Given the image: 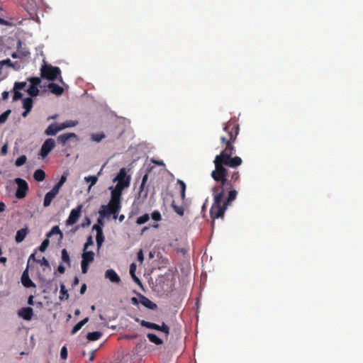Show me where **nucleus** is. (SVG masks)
I'll use <instances>...</instances> for the list:
<instances>
[{
    "label": "nucleus",
    "mask_w": 363,
    "mask_h": 363,
    "mask_svg": "<svg viewBox=\"0 0 363 363\" xmlns=\"http://www.w3.org/2000/svg\"><path fill=\"white\" fill-rule=\"evenodd\" d=\"M18 315L26 320H30L33 315V310L30 307H25L18 310Z\"/></svg>",
    "instance_id": "nucleus-10"
},
{
    "label": "nucleus",
    "mask_w": 363,
    "mask_h": 363,
    "mask_svg": "<svg viewBox=\"0 0 363 363\" xmlns=\"http://www.w3.org/2000/svg\"><path fill=\"white\" fill-rule=\"evenodd\" d=\"M9 92H8V91H4V92L2 93V99H3L4 100L7 99L9 98Z\"/></svg>",
    "instance_id": "nucleus-59"
},
{
    "label": "nucleus",
    "mask_w": 363,
    "mask_h": 363,
    "mask_svg": "<svg viewBox=\"0 0 363 363\" xmlns=\"http://www.w3.org/2000/svg\"><path fill=\"white\" fill-rule=\"evenodd\" d=\"M82 206L79 205L77 208L72 209L69 213V216L66 220V223L68 225H73L78 220L80 213L82 211Z\"/></svg>",
    "instance_id": "nucleus-7"
},
{
    "label": "nucleus",
    "mask_w": 363,
    "mask_h": 363,
    "mask_svg": "<svg viewBox=\"0 0 363 363\" xmlns=\"http://www.w3.org/2000/svg\"><path fill=\"white\" fill-rule=\"evenodd\" d=\"M147 180V174H145L142 179L143 186H145Z\"/></svg>",
    "instance_id": "nucleus-63"
},
{
    "label": "nucleus",
    "mask_w": 363,
    "mask_h": 363,
    "mask_svg": "<svg viewBox=\"0 0 363 363\" xmlns=\"http://www.w3.org/2000/svg\"><path fill=\"white\" fill-rule=\"evenodd\" d=\"M28 80L30 82L31 86H38L41 82V79L37 77H30Z\"/></svg>",
    "instance_id": "nucleus-39"
},
{
    "label": "nucleus",
    "mask_w": 363,
    "mask_h": 363,
    "mask_svg": "<svg viewBox=\"0 0 363 363\" xmlns=\"http://www.w3.org/2000/svg\"><path fill=\"white\" fill-rule=\"evenodd\" d=\"M23 94L17 89H14V93L13 96V100L17 101L22 98Z\"/></svg>",
    "instance_id": "nucleus-45"
},
{
    "label": "nucleus",
    "mask_w": 363,
    "mask_h": 363,
    "mask_svg": "<svg viewBox=\"0 0 363 363\" xmlns=\"http://www.w3.org/2000/svg\"><path fill=\"white\" fill-rule=\"evenodd\" d=\"M86 290V285L85 284H82L80 289V294H83Z\"/></svg>",
    "instance_id": "nucleus-57"
},
{
    "label": "nucleus",
    "mask_w": 363,
    "mask_h": 363,
    "mask_svg": "<svg viewBox=\"0 0 363 363\" xmlns=\"http://www.w3.org/2000/svg\"><path fill=\"white\" fill-rule=\"evenodd\" d=\"M30 260H33L34 262H36V259H35V253H33L30 255L29 258H28V263Z\"/></svg>",
    "instance_id": "nucleus-58"
},
{
    "label": "nucleus",
    "mask_w": 363,
    "mask_h": 363,
    "mask_svg": "<svg viewBox=\"0 0 363 363\" xmlns=\"http://www.w3.org/2000/svg\"><path fill=\"white\" fill-rule=\"evenodd\" d=\"M131 303L133 304V305H138V303H140V301H138V299L136 298V297H132L131 298Z\"/></svg>",
    "instance_id": "nucleus-56"
},
{
    "label": "nucleus",
    "mask_w": 363,
    "mask_h": 363,
    "mask_svg": "<svg viewBox=\"0 0 363 363\" xmlns=\"http://www.w3.org/2000/svg\"><path fill=\"white\" fill-rule=\"evenodd\" d=\"M60 299H67L69 298V294L64 284L60 286Z\"/></svg>",
    "instance_id": "nucleus-35"
},
{
    "label": "nucleus",
    "mask_w": 363,
    "mask_h": 363,
    "mask_svg": "<svg viewBox=\"0 0 363 363\" xmlns=\"http://www.w3.org/2000/svg\"><path fill=\"white\" fill-rule=\"evenodd\" d=\"M78 124L77 121H67L65 122H63L62 123H60V128L62 130L67 128H72L74 127Z\"/></svg>",
    "instance_id": "nucleus-26"
},
{
    "label": "nucleus",
    "mask_w": 363,
    "mask_h": 363,
    "mask_svg": "<svg viewBox=\"0 0 363 363\" xmlns=\"http://www.w3.org/2000/svg\"><path fill=\"white\" fill-rule=\"evenodd\" d=\"M93 229L94 230H96V233H98V230H102V228L100 225H97V224H95L94 226H93Z\"/></svg>",
    "instance_id": "nucleus-61"
},
{
    "label": "nucleus",
    "mask_w": 363,
    "mask_h": 363,
    "mask_svg": "<svg viewBox=\"0 0 363 363\" xmlns=\"http://www.w3.org/2000/svg\"><path fill=\"white\" fill-rule=\"evenodd\" d=\"M28 233V230L26 228L18 230L15 237L16 242L18 243L21 242L25 239Z\"/></svg>",
    "instance_id": "nucleus-18"
},
{
    "label": "nucleus",
    "mask_w": 363,
    "mask_h": 363,
    "mask_svg": "<svg viewBox=\"0 0 363 363\" xmlns=\"http://www.w3.org/2000/svg\"><path fill=\"white\" fill-rule=\"evenodd\" d=\"M40 76L48 81H55L59 79L60 82L63 83L61 70L58 67H53L51 65L44 63L40 68Z\"/></svg>",
    "instance_id": "nucleus-2"
},
{
    "label": "nucleus",
    "mask_w": 363,
    "mask_h": 363,
    "mask_svg": "<svg viewBox=\"0 0 363 363\" xmlns=\"http://www.w3.org/2000/svg\"><path fill=\"white\" fill-rule=\"evenodd\" d=\"M26 86V82H16L14 84V88L13 89L21 90L23 89Z\"/></svg>",
    "instance_id": "nucleus-43"
},
{
    "label": "nucleus",
    "mask_w": 363,
    "mask_h": 363,
    "mask_svg": "<svg viewBox=\"0 0 363 363\" xmlns=\"http://www.w3.org/2000/svg\"><path fill=\"white\" fill-rule=\"evenodd\" d=\"M0 65H7L8 67H14V65L13 63L11 61L10 59H6V60H1L0 61Z\"/></svg>",
    "instance_id": "nucleus-44"
},
{
    "label": "nucleus",
    "mask_w": 363,
    "mask_h": 363,
    "mask_svg": "<svg viewBox=\"0 0 363 363\" xmlns=\"http://www.w3.org/2000/svg\"><path fill=\"white\" fill-rule=\"evenodd\" d=\"M135 320L137 322H140V324L143 327H145L147 328L153 329V330H159V325H157L156 323H150V322H148V321H146L144 320H140L139 318H136Z\"/></svg>",
    "instance_id": "nucleus-19"
},
{
    "label": "nucleus",
    "mask_w": 363,
    "mask_h": 363,
    "mask_svg": "<svg viewBox=\"0 0 363 363\" xmlns=\"http://www.w3.org/2000/svg\"><path fill=\"white\" fill-rule=\"evenodd\" d=\"M105 277L108 279L113 283H119L121 281L120 277L112 269H107L105 272Z\"/></svg>",
    "instance_id": "nucleus-12"
},
{
    "label": "nucleus",
    "mask_w": 363,
    "mask_h": 363,
    "mask_svg": "<svg viewBox=\"0 0 363 363\" xmlns=\"http://www.w3.org/2000/svg\"><path fill=\"white\" fill-rule=\"evenodd\" d=\"M113 182H117L116 187L124 189L129 186L130 177L127 175L125 169L123 167L119 170L117 176L113 179Z\"/></svg>",
    "instance_id": "nucleus-4"
},
{
    "label": "nucleus",
    "mask_w": 363,
    "mask_h": 363,
    "mask_svg": "<svg viewBox=\"0 0 363 363\" xmlns=\"http://www.w3.org/2000/svg\"><path fill=\"white\" fill-rule=\"evenodd\" d=\"M61 258H62V261L63 262H65L69 267H70V265H71V260H70L69 255V254H68V252H67L66 249H62Z\"/></svg>",
    "instance_id": "nucleus-27"
},
{
    "label": "nucleus",
    "mask_w": 363,
    "mask_h": 363,
    "mask_svg": "<svg viewBox=\"0 0 363 363\" xmlns=\"http://www.w3.org/2000/svg\"><path fill=\"white\" fill-rule=\"evenodd\" d=\"M137 258H138V260L140 262V263H143V260H144V256H143V252L142 250H140L139 252H138L137 254Z\"/></svg>",
    "instance_id": "nucleus-51"
},
{
    "label": "nucleus",
    "mask_w": 363,
    "mask_h": 363,
    "mask_svg": "<svg viewBox=\"0 0 363 363\" xmlns=\"http://www.w3.org/2000/svg\"><path fill=\"white\" fill-rule=\"evenodd\" d=\"M57 195V193L55 192L54 190L51 189L50 191H48L44 197L43 201V206L44 207H48L52 201L54 199V198Z\"/></svg>",
    "instance_id": "nucleus-14"
},
{
    "label": "nucleus",
    "mask_w": 363,
    "mask_h": 363,
    "mask_svg": "<svg viewBox=\"0 0 363 363\" xmlns=\"http://www.w3.org/2000/svg\"><path fill=\"white\" fill-rule=\"evenodd\" d=\"M55 146V142L52 138L47 139L43 144L40 155L43 158H45L52 151Z\"/></svg>",
    "instance_id": "nucleus-6"
},
{
    "label": "nucleus",
    "mask_w": 363,
    "mask_h": 363,
    "mask_svg": "<svg viewBox=\"0 0 363 363\" xmlns=\"http://www.w3.org/2000/svg\"><path fill=\"white\" fill-rule=\"evenodd\" d=\"M96 240L98 248H100L102 245L104 240L103 230H98V233H96Z\"/></svg>",
    "instance_id": "nucleus-29"
},
{
    "label": "nucleus",
    "mask_w": 363,
    "mask_h": 363,
    "mask_svg": "<svg viewBox=\"0 0 363 363\" xmlns=\"http://www.w3.org/2000/svg\"><path fill=\"white\" fill-rule=\"evenodd\" d=\"M94 259V253L93 251H84L82 254V262L86 263H91Z\"/></svg>",
    "instance_id": "nucleus-20"
},
{
    "label": "nucleus",
    "mask_w": 363,
    "mask_h": 363,
    "mask_svg": "<svg viewBox=\"0 0 363 363\" xmlns=\"http://www.w3.org/2000/svg\"><path fill=\"white\" fill-rule=\"evenodd\" d=\"M133 281L140 286H143L142 282L138 277H135V279Z\"/></svg>",
    "instance_id": "nucleus-64"
},
{
    "label": "nucleus",
    "mask_w": 363,
    "mask_h": 363,
    "mask_svg": "<svg viewBox=\"0 0 363 363\" xmlns=\"http://www.w3.org/2000/svg\"><path fill=\"white\" fill-rule=\"evenodd\" d=\"M63 184L64 183L61 182L59 180V182L52 187V189L58 194L60 188L62 186Z\"/></svg>",
    "instance_id": "nucleus-48"
},
{
    "label": "nucleus",
    "mask_w": 363,
    "mask_h": 363,
    "mask_svg": "<svg viewBox=\"0 0 363 363\" xmlns=\"http://www.w3.org/2000/svg\"><path fill=\"white\" fill-rule=\"evenodd\" d=\"M225 134L220 138L222 150L213 160L215 169L211 176L217 183L212 188L213 202L210 209L211 218L214 220L223 218L224 213L238 195L236 190L233 189V184L240 179V173L236 169L242 162L238 156L233 157L235 153L234 143L239 134V124L233 119L223 123Z\"/></svg>",
    "instance_id": "nucleus-1"
},
{
    "label": "nucleus",
    "mask_w": 363,
    "mask_h": 363,
    "mask_svg": "<svg viewBox=\"0 0 363 363\" xmlns=\"http://www.w3.org/2000/svg\"><path fill=\"white\" fill-rule=\"evenodd\" d=\"M84 180L86 182H90V185L89 186V189H90L91 186L96 184L98 181V177L95 175L85 177Z\"/></svg>",
    "instance_id": "nucleus-28"
},
{
    "label": "nucleus",
    "mask_w": 363,
    "mask_h": 363,
    "mask_svg": "<svg viewBox=\"0 0 363 363\" xmlns=\"http://www.w3.org/2000/svg\"><path fill=\"white\" fill-rule=\"evenodd\" d=\"M48 87L51 93H52L57 96L62 95L64 91V89L62 86H60L58 84H55V83H50L48 84Z\"/></svg>",
    "instance_id": "nucleus-17"
},
{
    "label": "nucleus",
    "mask_w": 363,
    "mask_h": 363,
    "mask_svg": "<svg viewBox=\"0 0 363 363\" xmlns=\"http://www.w3.org/2000/svg\"><path fill=\"white\" fill-rule=\"evenodd\" d=\"M14 182L17 184L16 197L18 199L25 198L29 189L26 181L21 178H16L14 179Z\"/></svg>",
    "instance_id": "nucleus-5"
},
{
    "label": "nucleus",
    "mask_w": 363,
    "mask_h": 363,
    "mask_svg": "<svg viewBox=\"0 0 363 363\" xmlns=\"http://www.w3.org/2000/svg\"><path fill=\"white\" fill-rule=\"evenodd\" d=\"M110 189H111L110 201L121 203V195L123 189L116 186H115L114 188L111 186L110 187Z\"/></svg>",
    "instance_id": "nucleus-11"
},
{
    "label": "nucleus",
    "mask_w": 363,
    "mask_h": 363,
    "mask_svg": "<svg viewBox=\"0 0 363 363\" xmlns=\"http://www.w3.org/2000/svg\"><path fill=\"white\" fill-rule=\"evenodd\" d=\"M21 282L23 286L26 288H35L36 286L35 283L30 279L28 275V264L27 265L26 269L23 271L21 276Z\"/></svg>",
    "instance_id": "nucleus-8"
},
{
    "label": "nucleus",
    "mask_w": 363,
    "mask_h": 363,
    "mask_svg": "<svg viewBox=\"0 0 363 363\" xmlns=\"http://www.w3.org/2000/svg\"><path fill=\"white\" fill-rule=\"evenodd\" d=\"M8 152V145L7 144H5L2 146L1 149V155H5Z\"/></svg>",
    "instance_id": "nucleus-52"
},
{
    "label": "nucleus",
    "mask_w": 363,
    "mask_h": 363,
    "mask_svg": "<svg viewBox=\"0 0 363 363\" xmlns=\"http://www.w3.org/2000/svg\"><path fill=\"white\" fill-rule=\"evenodd\" d=\"M57 271L60 273V274H63L65 271V267L62 265V264H60L57 267Z\"/></svg>",
    "instance_id": "nucleus-55"
},
{
    "label": "nucleus",
    "mask_w": 363,
    "mask_h": 363,
    "mask_svg": "<svg viewBox=\"0 0 363 363\" xmlns=\"http://www.w3.org/2000/svg\"><path fill=\"white\" fill-rule=\"evenodd\" d=\"M150 220V216L147 213H145L144 215L138 217L136 220V223L138 225H143L147 222Z\"/></svg>",
    "instance_id": "nucleus-33"
},
{
    "label": "nucleus",
    "mask_w": 363,
    "mask_h": 363,
    "mask_svg": "<svg viewBox=\"0 0 363 363\" xmlns=\"http://www.w3.org/2000/svg\"><path fill=\"white\" fill-rule=\"evenodd\" d=\"M136 270V264L132 263L130 266V274L133 275V274H135Z\"/></svg>",
    "instance_id": "nucleus-53"
},
{
    "label": "nucleus",
    "mask_w": 363,
    "mask_h": 363,
    "mask_svg": "<svg viewBox=\"0 0 363 363\" xmlns=\"http://www.w3.org/2000/svg\"><path fill=\"white\" fill-rule=\"evenodd\" d=\"M33 178L37 182H43L45 178V173L43 169H38L35 171Z\"/></svg>",
    "instance_id": "nucleus-22"
},
{
    "label": "nucleus",
    "mask_w": 363,
    "mask_h": 363,
    "mask_svg": "<svg viewBox=\"0 0 363 363\" xmlns=\"http://www.w3.org/2000/svg\"><path fill=\"white\" fill-rule=\"evenodd\" d=\"M172 207L175 213H177L179 216H183L184 213V210L182 206H179L176 205L174 202L172 203Z\"/></svg>",
    "instance_id": "nucleus-34"
},
{
    "label": "nucleus",
    "mask_w": 363,
    "mask_h": 363,
    "mask_svg": "<svg viewBox=\"0 0 363 363\" xmlns=\"http://www.w3.org/2000/svg\"><path fill=\"white\" fill-rule=\"evenodd\" d=\"M23 107L25 108V111L22 113V116L26 117L33 108V99L30 97L24 99Z\"/></svg>",
    "instance_id": "nucleus-15"
},
{
    "label": "nucleus",
    "mask_w": 363,
    "mask_h": 363,
    "mask_svg": "<svg viewBox=\"0 0 363 363\" xmlns=\"http://www.w3.org/2000/svg\"><path fill=\"white\" fill-rule=\"evenodd\" d=\"M67 174L68 173L67 172H64L62 174V175L61 176L60 179V181L62 183H65V182L67 181Z\"/></svg>",
    "instance_id": "nucleus-54"
},
{
    "label": "nucleus",
    "mask_w": 363,
    "mask_h": 363,
    "mask_svg": "<svg viewBox=\"0 0 363 363\" xmlns=\"http://www.w3.org/2000/svg\"><path fill=\"white\" fill-rule=\"evenodd\" d=\"M147 337L151 342H152L157 345H160L163 343L162 340L160 339L159 337H157L155 334L148 333L147 335Z\"/></svg>",
    "instance_id": "nucleus-23"
},
{
    "label": "nucleus",
    "mask_w": 363,
    "mask_h": 363,
    "mask_svg": "<svg viewBox=\"0 0 363 363\" xmlns=\"http://www.w3.org/2000/svg\"><path fill=\"white\" fill-rule=\"evenodd\" d=\"M151 218L155 221H160L162 220V215L159 211H154L151 213Z\"/></svg>",
    "instance_id": "nucleus-37"
},
{
    "label": "nucleus",
    "mask_w": 363,
    "mask_h": 363,
    "mask_svg": "<svg viewBox=\"0 0 363 363\" xmlns=\"http://www.w3.org/2000/svg\"><path fill=\"white\" fill-rule=\"evenodd\" d=\"M53 235H60V238H62L63 234H62V231L60 230L58 225L53 226L51 228L50 231L47 234V237L49 238Z\"/></svg>",
    "instance_id": "nucleus-25"
},
{
    "label": "nucleus",
    "mask_w": 363,
    "mask_h": 363,
    "mask_svg": "<svg viewBox=\"0 0 363 363\" xmlns=\"http://www.w3.org/2000/svg\"><path fill=\"white\" fill-rule=\"evenodd\" d=\"M94 243L92 237L90 235L88 237L86 242L84 245V251L86 250L89 246L92 245Z\"/></svg>",
    "instance_id": "nucleus-46"
},
{
    "label": "nucleus",
    "mask_w": 363,
    "mask_h": 363,
    "mask_svg": "<svg viewBox=\"0 0 363 363\" xmlns=\"http://www.w3.org/2000/svg\"><path fill=\"white\" fill-rule=\"evenodd\" d=\"M27 158L25 155H21L16 160L15 164L17 167H21L26 162Z\"/></svg>",
    "instance_id": "nucleus-36"
},
{
    "label": "nucleus",
    "mask_w": 363,
    "mask_h": 363,
    "mask_svg": "<svg viewBox=\"0 0 363 363\" xmlns=\"http://www.w3.org/2000/svg\"><path fill=\"white\" fill-rule=\"evenodd\" d=\"M63 184L64 183L61 182L59 180V182L52 187V189L58 194L60 188L62 186Z\"/></svg>",
    "instance_id": "nucleus-49"
},
{
    "label": "nucleus",
    "mask_w": 363,
    "mask_h": 363,
    "mask_svg": "<svg viewBox=\"0 0 363 363\" xmlns=\"http://www.w3.org/2000/svg\"><path fill=\"white\" fill-rule=\"evenodd\" d=\"M89 265V263L81 262L82 272L83 274H86L87 272Z\"/></svg>",
    "instance_id": "nucleus-50"
},
{
    "label": "nucleus",
    "mask_w": 363,
    "mask_h": 363,
    "mask_svg": "<svg viewBox=\"0 0 363 363\" xmlns=\"http://www.w3.org/2000/svg\"><path fill=\"white\" fill-rule=\"evenodd\" d=\"M89 321V318H85L79 323H77L72 328L71 331V334L74 335L77 333L87 322Z\"/></svg>",
    "instance_id": "nucleus-21"
},
{
    "label": "nucleus",
    "mask_w": 363,
    "mask_h": 363,
    "mask_svg": "<svg viewBox=\"0 0 363 363\" xmlns=\"http://www.w3.org/2000/svg\"><path fill=\"white\" fill-rule=\"evenodd\" d=\"M60 130H62V129L59 124L52 123L45 130V134L46 135H55Z\"/></svg>",
    "instance_id": "nucleus-13"
},
{
    "label": "nucleus",
    "mask_w": 363,
    "mask_h": 363,
    "mask_svg": "<svg viewBox=\"0 0 363 363\" xmlns=\"http://www.w3.org/2000/svg\"><path fill=\"white\" fill-rule=\"evenodd\" d=\"M101 336H102V333L101 332L95 331V332L88 333V334L86 335V338L89 341H96V340H98Z\"/></svg>",
    "instance_id": "nucleus-24"
},
{
    "label": "nucleus",
    "mask_w": 363,
    "mask_h": 363,
    "mask_svg": "<svg viewBox=\"0 0 363 363\" xmlns=\"http://www.w3.org/2000/svg\"><path fill=\"white\" fill-rule=\"evenodd\" d=\"M178 184H179L180 186V191H181V198L184 201L185 199V197H186V184L180 180V179H178L177 181Z\"/></svg>",
    "instance_id": "nucleus-30"
},
{
    "label": "nucleus",
    "mask_w": 363,
    "mask_h": 363,
    "mask_svg": "<svg viewBox=\"0 0 363 363\" xmlns=\"http://www.w3.org/2000/svg\"><path fill=\"white\" fill-rule=\"evenodd\" d=\"M27 92L30 96H36L39 94V89L36 86L30 85V86L27 89Z\"/></svg>",
    "instance_id": "nucleus-32"
},
{
    "label": "nucleus",
    "mask_w": 363,
    "mask_h": 363,
    "mask_svg": "<svg viewBox=\"0 0 363 363\" xmlns=\"http://www.w3.org/2000/svg\"><path fill=\"white\" fill-rule=\"evenodd\" d=\"M36 262L39 263L42 266H45L50 268L49 262L45 257H43L41 259L36 260Z\"/></svg>",
    "instance_id": "nucleus-42"
},
{
    "label": "nucleus",
    "mask_w": 363,
    "mask_h": 363,
    "mask_svg": "<svg viewBox=\"0 0 363 363\" xmlns=\"http://www.w3.org/2000/svg\"><path fill=\"white\" fill-rule=\"evenodd\" d=\"M105 134L103 133H93L91 135V140L97 143L101 141L104 138H105Z\"/></svg>",
    "instance_id": "nucleus-31"
},
{
    "label": "nucleus",
    "mask_w": 363,
    "mask_h": 363,
    "mask_svg": "<svg viewBox=\"0 0 363 363\" xmlns=\"http://www.w3.org/2000/svg\"><path fill=\"white\" fill-rule=\"evenodd\" d=\"M121 204L119 202L109 201L108 205H102L99 211L100 217L105 218L113 215L114 219H116L118 212L121 210Z\"/></svg>",
    "instance_id": "nucleus-3"
},
{
    "label": "nucleus",
    "mask_w": 363,
    "mask_h": 363,
    "mask_svg": "<svg viewBox=\"0 0 363 363\" xmlns=\"http://www.w3.org/2000/svg\"><path fill=\"white\" fill-rule=\"evenodd\" d=\"M77 138V135L73 133H67L60 135L57 138V140L62 145H65L67 142L71 138Z\"/></svg>",
    "instance_id": "nucleus-16"
},
{
    "label": "nucleus",
    "mask_w": 363,
    "mask_h": 363,
    "mask_svg": "<svg viewBox=\"0 0 363 363\" xmlns=\"http://www.w3.org/2000/svg\"><path fill=\"white\" fill-rule=\"evenodd\" d=\"M138 297L140 299V303H141L145 308L150 309V310H155L157 308V306L156 303L152 302L151 300H150L148 298H147L144 295H143L141 294H138Z\"/></svg>",
    "instance_id": "nucleus-9"
},
{
    "label": "nucleus",
    "mask_w": 363,
    "mask_h": 363,
    "mask_svg": "<svg viewBox=\"0 0 363 363\" xmlns=\"http://www.w3.org/2000/svg\"><path fill=\"white\" fill-rule=\"evenodd\" d=\"M11 113V110H6L3 113L0 115V123H4L9 118Z\"/></svg>",
    "instance_id": "nucleus-40"
},
{
    "label": "nucleus",
    "mask_w": 363,
    "mask_h": 363,
    "mask_svg": "<svg viewBox=\"0 0 363 363\" xmlns=\"http://www.w3.org/2000/svg\"><path fill=\"white\" fill-rule=\"evenodd\" d=\"M60 356L62 359L67 358V350L65 346L62 347L60 351Z\"/></svg>",
    "instance_id": "nucleus-47"
},
{
    "label": "nucleus",
    "mask_w": 363,
    "mask_h": 363,
    "mask_svg": "<svg viewBox=\"0 0 363 363\" xmlns=\"http://www.w3.org/2000/svg\"><path fill=\"white\" fill-rule=\"evenodd\" d=\"M6 205L4 202H0V213L3 212L5 210Z\"/></svg>",
    "instance_id": "nucleus-62"
},
{
    "label": "nucleus",
    "mask_w": 363,
    "mask_h": 363,
    "mask_svg": "<svg viewBox=\"0 0 363 363\" xmlns=\"http://www.w3.org/2000/svg\"><path fill=\"white\" fill-rule=\"evenodd\" d=\"M28 305H31L33 306V296H30L28 297Z\"/></svg>",
    "instance_id": "nucleus-60"
},
{
    "label": "nucleus",
    "mask_w": 363,
    "mask_h": 363,
    "mask_svg": "<svg viewBox=\"0 0 363 363\" xmlns=\"http://www.w3.org/2000/svg\"><path fill=\"white\" fill-rule=\"evenodd\" d=\"M159 331L163 332L166 336H168L169 334V328L164 323H162L161 325H159Z\"/></svg>",
    "instance_id": "nucleus-38"
},
{
    "label": "nucleus",
    "mask_w": 363,
    "mask_h": 363,
    "mask_svg": "<svg viewBox=\"0 0 363 363\" xmlns=\"http://www.w3.org/2000/svg\"><path fill=\"white\" fill-rule=\"evenodd\" d=\"M50 244L49 240L47 238L43 241L40 247H38V250L41 252H45L46 249L48 248V245Z\"/></svg>",
    "instance_id": "nucleus-41"
}]
</instances>
